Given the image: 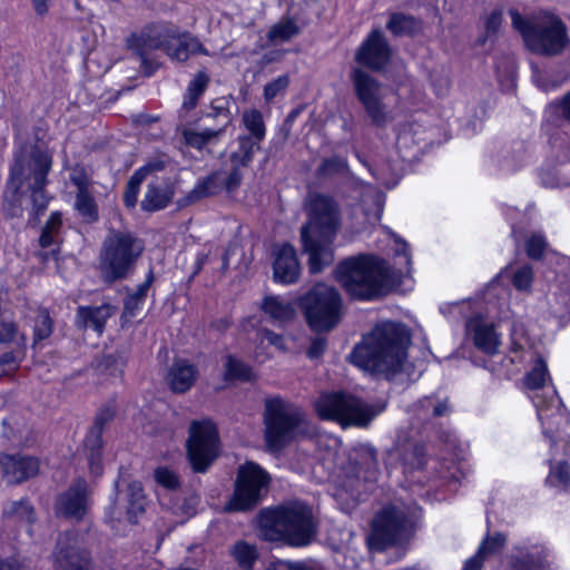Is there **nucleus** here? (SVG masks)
<instances>
[{
  "instance_id": "9b49d317",
  "label": "nucleus",
  "mask_w": 570,
  "mask_h": 570,
  "mask_svg": "<svg viewBox=\"0 0 570 570\" xmlns=\"http://www.w3.org/2000/svg\"><path fill=\"white\" fill-rule=\"evenodd\" d=\"M186 441L187 458L194 472L204 473L218 456V431L209 419L190 422Z\"/></svg>"
},
{
  "instance_id": "2f4dec72",
  "label": "nucleus",
  "mask_w": 570,
  "mask_h": 570,
  "mask_svg": "<svg viewBox=\"0 0 570 570\" xmlns=\"http://www.w3.org/2000/svg\"><path fill=\"white\" fill-rule=\"evenodd\" d=\"M261 144L249 139V136L238 137V148L229 156L233 166L247 167L253 161L254 154L259 150Z\"/></svg>"
},
{
  "instance_id": "4be33fe9",
  "label": "nucleus",
  "mask_w": 570,
  "mask_h": 570,
  "mask_svg": "<svg viewBox=\"0 0 570 570\" xmlns=\"http://www.w3.org/2000/svg\"><path fill=\"white\" fill-rule=\"evenodd\" d=\"M117 308L110 304L100 306H79L77 308L75 325L78 330L92 328L98 334L105 330L106 322L116 313Z\"/></svg>"
},
{
  "instance_id": "cd10ccee",
  "label": "nucleus",
  "mask_w": 570,
  "mask_h": 570,
  "mask_svg": "<svg viewBox=\"0 0 570 570\" xmlns=\"http://www.w3.org/2000/svg\"><path fill=\"white\" fill-rule=\"evenodd\" d=\"M164 168V164L161 161H156L153 164H148L138 170H136L132 176L129 178L126 189L124 193V203L127 207L132 208L137 203V196L139 193V187L145 178L153 173L154 170H159Z\"/></svg>"
},
{
  "instance_id": "20e7f679",
  "label": "nucleus",
  "mask_w": 570,
  "mask_h": 570,
  "mask_svg": "<svg viewBox=\"0 0 570 570\" xmlns=\"http://www.w3.org/2000/svg\"><path fill=\"white\" fill-rule=\"evenodd\" d=\"M334 276L352 298L374 301L387 293L391 274L384 259L358 255L340 262Z\"/></svg>"
},
{
  "instance_id": "ea45409f",
  "label": "nucleus",
  "mask_w": 570,
  "mask_h": 570,
  "mask_svg": "<svg viewBox=\"0 0 570 570\" xmlns=\"http://www.w3.org/2000/svg\"><path fill=\"white\" fill-rule=\"evenodd\" d=\"M347 168L346 161L337 156L325 158L316 169V175L328 178L344 173Z\"/></svg>"
},
{
  "instance_id": "f8f14e48",
  "label": "nucleus",
  "mask_w": 570,
  "mask_h": 570,
  "mask_svg": "<svg viewBox=\"0 0 570 570\" xmlns=\"http://www.w3.org/2000/svg\"><path fill=\"white\" fill-rule=\"evenodd\" d=\"M350 80L354 94L371 122L376 127L385 128L393 117L383 101V85L360 67L351 70Z\"/></svg>"
},
{
  "instance_id": "a18cd8bd",
  "label": "nucleus",
  "mask_w": 570,
  "mask_h": 570,
  "mask_svg": "<svg viewBox=\"0 0 570 570\" xmlns=\"http://www.w3.org/2000/svg\"><path fill=\"white\" fill-rule=\"evenodd\" d=\"M533 278V268L530 265H523L514 272L512 277V285L519 292H530Z\"/></svg>"
},
{
  "instance_id": "c756f323",
  "label": "nucleus",
  "mask_w": 570,
  "mask_h": 570,
  "mask_svg": "<svg viewBox=\"0 0 570 570\" xmlns=\"http://www.w3.org/2000/svg\"><path fill=\"white\" fill-rule=\"evenodd\" d=\"M127 501V520L128 522L135 524L137 522L138 517H140L145 512L146 507V495L144 494V489L140 482L134 481L128 484Z\"/></svg>"
},
{
  "instance_id": "8fccbe9b",
  "label": "nucleus",
  "mask_w": 570,
  "mask_h": 570,
  "mask_svg": "<svg viewBox=\"0 0 570 570\" xmlns=\"http://www.w3.org/2000/svg\"><path fill=\"white\" fill-rule=\"evenodd\" d=\"M125 358L119 352L106 354L99 361L98 367L101 372H107L111 375L122 372Z\"/></svg>"
},
{
  "instance_id": "5fc2aeb1",
  "label": "nucleus",
  "mask_w": 570,
  "mask_h": 570,
  "mask_svg": "<svg viewBox=\"0 0 570 570\" xmlns=\"http://www.w3.org/2000/svg\"><path fill=\"white\" fill-rule=\"evenodd\" d=\"M70 181L77 187V193L90 190V177L81 165H76L70 169Z\"/></svg>"
},
{
  "instance_id": "a19ab883",
  "label": "nucleus",
  "mask_w": 570,
  "mask_h": 570,
  "mask_svg": "<svg viewBox=\"0 0 570 570\" xmlns=\"http://www.w3.org/2000/svg\"><path fill=\"white\" fill-rule=\"evenodd\" d=\"M85 445H86V448L91 450V454L89 458L91 469L95 470L96 472H98L100 466L98 464H96V460L99 459L98 451L102 446V430L100 428L92 426L90 429L88 435L86 436Z\"/></svg>"
},
{
  "instance_id": "e433bc0d",
  "label": "nucleus",
  "mask_w": 570,
  "mask_h": 570,
  "mask_svg": "<svg viewBox=\"0 0 570 570\" xmlns=\"http://www.w3.org/2000/svg\"><path fill=\"white\" fill-rule=\"evenodd\" d=\"M62 227V217L59 212H55L50 215L49 219L42 227L41 235L39 237V245L43 248L51 246Z\"/></svg>"
},
{
  "instance_id": "bb28decb",
  "label": "nucleus",
  "mask_w": 570,
  "mask_h": 570,
  "mask_svg": "<svg viewBox=\"0 0 570 570\" xmlns=\"http://www.w3.org/2000/svg\"><path fill=\"white\" fill-rule=\"evenodd\" d=\"M525 48L539 56H554L561 53L568 46V38H522Z\"/></svg>"
},
{
  "instance_id": "b1692460",
  "label": "nucleus",
  "mask_w": 570,
  "mask_h": 570,
  "mask_svg": "<svg viewBox=\"0 0 570 570\" xmlns=\"http://www.w3.org/2000/svg\"><path fill=\"white\" fill-rule=\"evenodd\" d=\"M163 46L173 60L181 62L196 53L207 55V50L198 42L197 38H167Z\"/></svg>"
},
{
  "instance_id": "c85d7f7f",
  "label": "nucleus",
  "mask_w": 570,
  "mask_h": 570,
  "mask_svg": "<svg viewBox=\"0 0 570 570\" xmlns=\"http://www.w3.org/2000/svg\"><path fill=\"white\" fill-rule=\"evenodd\" d=\"M262 308L272 320L279 323L288 322L295 316L292 303L279 296H266Z\"/></svg>"
},
{
  "instance_id": "412c9836",
  "label": "nucleus",
  "mask_w": 570,
  "mask_h": 570,
  "mask_svg": "<svg viewBox=\"0 0 570 570\" xmlns=\"http://www.w3.org/2000/svg\"><path fill=\"white\" fill-rule=\"evenodd\" d=\"M273 269L274 278L279 283L292 284L298 279L301 266L293 245L283 244L275 250Z\"/></svg>"
},
{
  "instance_id": "774afa93",
  "label": "nucleus",
  "mask_w": 570,
  "mask_h": 570,
  "mask_svg": "<svg viewBox=\"0 0 570 570\" xmlns=\"http://www.w3.org/2000/svg\"><path fill=\"white\" fill-rule=\"evenodd\" d=\"M114 417V411L110 407H104L99 410L96 415L94 428H100L104 430V426L110 422Z\"/></svg>"
},
{
  "instance_id": "aec40b11",
  "label": "nucleus",
  "mask_w": 570,
  "mask_h": 570,
  "mask_svg": "<svg viewBox=\"0 0 570 570\" xmlns=\"http://www.w3.org/2000/svg\"><path fill=\"white\" fill-rule=\"evenodd\" d=\"M468 336L474 346L484 354L494 355L499 351L500 335L493 324L485 323L479 317H473L466 323Z\"/></svg>"
},
{
  "instance_id": "4d7b16f0",
  "label": "nucleus",
  "mask_w": 570,
  "mask_h": 570,
  "mask_svg": "<svg viewBox=\"0 0 570 570\" xmlns=\"http://www.w3.org/2000/svg\"><path fill=\"white\" fill-rule=\"evenodd\" d=\"M288 85L289 77L287 75L279 76L264 87V99L267 102L272 101L277 95L284 92Z\"/></svg>"
},
{
  "instance_id": "052dcab7",
  "label": "nucleus",
  "mask_w": 570,
  "mask_h": 570,
  "mask_svg": "<svg viewBox=\"0 0 570 570\" xmlns=\"http://www.w3.org/2000/svg\"><path fill=\"white\" fill-rule=\"evenodd\" d=\"M298 32H301V28L297 22L292 19H287L277 23L271 31L269 36H294Z\"/></svg>"
},
{
  "instance_id": "680f3d73",
  "label": "nucleus",
  "mask_w": 570,
  "mask_h": 570,
  "mask_svg": "<svg viewBox=\"0 0 570 570\" xmlns=\"http://www.w3.org/2000/svg\"><path fill=\"white\" fill-rule=\"evenodd\" d=\"M421 406L429 410L430 407L432 409V416L433 417H440V416H443L445 414H448L450 412V406L448 404V401L444 400V401H439V402H434L433 399L431 397H425L424 400H422L420 402Z\"/></svg>"
},
{
  "instance_id": "f704fd0d",
  "label": "nucleus",
  "mask_w": 570,
  "mask_h": 570,
  "mask_svg": "<svg viewBox=\"0 0 570 570\" xmlns=\"http://www.w3.org/2000/svg\"><path fill=\"white\" fill-rule=\"evenodd\" d=\"M386 29L395 36L412 35L421 31V22L411 16L394 13L386 22Z\"/></svg>"
},
{
  "instance_id": "bf43d9fd",
  "label": "nucleus",
  "mask_w": 570,
  "mask_h": 570,
  "mask_svg": "<svg viewBox=\"0 0 570 570\" xmlns=\"http://www.w3.org/2000/svg\"><path fill=\"white\" fill-rule=\"evenodd\" d=\"M19 356L22 355L17 351V348L0 356V377L13 373L19 367Z\"/></svg>"
},
{
  "instance_id": "c9c22d12",
  "label": "nucleus",
  "mask_w": 570,
  "mask_h": 570,
  "mask_svg": "<svg viewBox=\"0 0 570 570\" xmlns=\"http://www.w3.org/2000/svg\"><path fill=\"white\" fill-rule=\"evenodd\" d=\"M0 343L16 345L17 351L24 355L27 337L18 331L17 325L11 321H0Z\"/></svg>"
},
{
  "instance_id": "2eb2a0df",
  "label": "nucleus",
  "mask_w": 570,
  "mask_h": 570,
  "mask_svg": "<svg viewBox=\"0 0 570 570\" xmlns=\"http://www.w3.org/2000/svg\"><path fill=\"white\" fill-rule=\"evenodd\" d=\"M89 488L85 479L75 480L56 501V514L73 521H81L89 507Z\"/></svg>"
},
{
  "instance_id": "1a4fd4ad",
  "label": "nucleus",
  "mask_w": 570,
  "mask_h": 570,
  "mask_svg": "<svg viewBox=\"0 0 570 570\" xmlns=\"http://www.w3.org/2000/svg\"><path fill=\"white\" fill-rule=\"evenodd\" d=\"M419 517L420 509L415 504L407 509L395 504L384 508L372 522V533L368 538L370 547L375 550H384L409 538L414 521Z\"/></svg>"
},
{
  "instance_id": "473e14b6",
  "label": "nucleus",
  "mask_w": 570,
  "mask_h": 570,
  "mask_svg": "<svg viewBox=\"0 0 570 570\" xmlns=\"http://www.w3.org/2000/svg\"><path fill=\"white\" fill-rule=\"evenodd\" d=\"M547 553L541 548H533L531 551L517 558L510 570H548Z\"/></svg>"
},
{
  "instance_id": "f3484780",
  "label": "nucleus",
  "mask_w": 570,
  "mask_h": 570,
  "mask_svg": "<svg viewBox=\"0 0 570 570\" xmlns=\"http://www.w3.org/2000/svg\"><path fill=\"white\" fill-rule=\"evenodd\" d=\"M0 470L9 484H20L39 474L40 461L21 453L0 455Z\"/></svg>"
},
{
  "instance_id": "c03bdc74",
  "label": "nucleus",
  "mask_w": 570,
  "mask_h": 570,
  "mask_svg": "<svg viewBox=\"0 0 570 570\" xmlns=\"http://www.w3.org/2000/svg\"><path fill=\"white\" fill-rule=\"evenodd\" d=\"M287 38H266V43L262 45V48H269L262 56L263 63H271L282 60L284 55L287 52L286 49L282 47V42Z\"/></svg>"
},
{
  "instance_id": "a211bd4d",
  "label": "nucleus",
  "mask_w": 570,
  "mask_h": 570,
  "mask_svg": "<svg viewBox=\"0 0 570 570\" xmlns=\"http://www.w3.org/2000/svg\"><path fill=\"white\" fill-rule=\"evenodd\" d=\"M212 109L213 111L208 112L207 117L217 118L219 126L215 129L206 128L202 131L184 129L183 137L188 146L202 149L207 144L217 140L226 131V127L232 120L229 110L224 106H214Z\"/></svg>"
},
{
  "instance_id": "f257e3e1",
  "label": "nucleus",
  "mask_w": 570,
  "mask_h": 570,
  "mask_svg": "<svg viewBox=\"0 0 570 570\" xmlns=\"http://www.w3.org/2000/svg\"><path fill=\"white\" fill-rule=\"evenodd\" d=\"M306 222L299 230L302 250L308 255L311 274L321 273L334 262L333 243L342 226L338 204L331 196L308 193L304 200Z\"/></svg>"
},
{
  "instance_id": "13d9d810",
  "label": "nucleus",
  "mask_w": 570,
  "mask_h": 570,
  "mask_svg": "<svg viewBox=\"0 0 570 570\" xmlns=\"http://www.w3.org/2000/svg\"><path fill=\"white\" fill-rule=\"evenodd\" d=\"M209 81H210L209 75L205 70H200L189 81L186 92L200 98L202 95L207 89Z\"/></svg>"
},
{
  "instance_id": "0eeeda50",
  "label": "nucleus",
  "mask_w": 570,
  "mask_h": 570,
  "mask_svg": "<svg viewBox=\"0 0 570 570\" xmlns=\"http://www.w3.org/2000/svg\"><path fill=\"white\" fill-rule=\"evenodd\" d=\"M265 442L273 451L282 450L299 434L307 433L304 413L281 397L265 401Z\"/></svg>"
},
{
  "instance_id": "72a5a7b5",
  "label": "nucleus",
  "mask_w": 570,
  "mask_h": 570,
  "mask_svg": "<svg viewBox=\"0 0 570 570\" xmlns=\"http://www.w3.org/2000/svg\"><path fill=\"white\" fill-rule=\"evenodd\" d=\"M242 124L246 131V136L253 141L262 142L265 137L266 127L263 119V115L257 109H247L242 115Z\"/></svg>"
},
{
  "instance_id": "7ed1b4c3",
  "label": "nucleus",
  "mask_w": 570,
  "mask_h": 570,
  "mask_svg": "<svg viewBox=\"0 0 570 570\" xmlns=\"http://www.w3.org/2000/svg\"><path fill=\"white\" fill-rule=\"evenodd\" d=\"M257 523L264 540L291 547L308 546L318 530V520L312 508L303 502L263 509L257 515Z\"/></svg>"
},
{
  "instance_id": "9d476101",
  "label": "nucleus",
  "mask_w": 570,
  "mask_h": 570,
  "mask_svg": "<svg viewBox=\"0 0 570 570\" xmlns=\"http://www.w3.org/2000/svg\"><path fill=\"white\" fill-rule=\"evenodd\" d=\"M301 307L307 324L314 331H331L342 316V297L336 288L316 284L301 298Z\"/></svg>"
},
{
  "instance_id": "6e6d98bb",
  "label": "nucleus",
  "mask_w": 570,
  "mask_h": 570,
  "mask_svg": "<svg viewBox=\"0 0 570 570\" xmlns=\"http://www.w3.org/2000/svg\"><path fill=\"white\" fill-rule=\"evenodd\" d=\"M546 247L547 242L543 235L540 233H534L527 240L525 250L530 258L540 259L543 256Z\"/></svg>"
},
{
  "instance_id": "dca6fc26",
  "label": "nucleus",
  "mask_w": 570,
  "mask_h": 570,
  "mask_svg": "<svg viewBox=\"0 0 570 570\" xmlns=\"http://www.w3.org/2000/svg\"><path fill=\"white\" fill-rule=\"evenodd\" d=\"M512 24L521 36H566L567 29L562 21L547 12L530 18L522 17L518 11H510Z\"/></svg>"
},
{
  "instance_id": "4c0bfd02",
  "label": "nucleus",
  "mask_w": 570,
  "mask_h": 570,
  "mask_svg": "<svg viewBox=\"0 0 570 570\" xmlns=\"http://www.w3.org/2000/svg\"><path fill=\"white\" fill-rule=\"evenodd\" d=\"M233 556L243 570H252L258 557L256 547L245 541H238L234 546Z\"/></svg>"
},
{
  "instance_id": "338daca9",
  "label": "nucleus",
  "mask_w": 570,
  "mask_h": 570,
  "mask_svg": "<svg viewBox=\"0 0 570 570\" xmlns=\"http://www.w3.org/2000/svg\"><path fill=\"white\" fill-rule=\"evenodd\" d=\"M534 81L539 88H541L544 91H548L549 89L556 88L559 86V82L551 81L550 76L546 72H535L534 73Z\"/></svg>"
},
{
  "instance_id": "423d86ee",
  "label": "nucleus",
  "mask_w": 570,
  "mask_h": 570,
  "mask_svg": "<svg viewBox=\"0 0 570 570\" xmlns=\"http://www.w3.org/2000/svg\"><path fill=\"white\" fill-rule=\"evenodd\" d=\"M144 252V243L132 233L111 229L102 242L99 266L104 279L114 283L125 278Z\"/></svg>"
},
{
  "instance_id": "603ef678",
  "label": "nucleus",
  "mask_w": 570,
  "mask_h": 570,
  "mask_svg": "<svg viewBox=\"0 0 570 570\" xmlns=\"http://www.w3.org/2000/svg\"><path fill=\"white\" fill-rule=\"evenodd\" d=\"M155 481L168 490H176L180 485L178 475L166 466H159L154 472Z\"/></svg>"
},
{
  "instance_id": "39448f33",
  "label": "nucleus",
  "mask_w": 570,
  "mask_h": 570,
  "mask_svg": "<svg viewBox=\"0 0 570 570\" xmlns=\"http://www.w3.org/2000/svg\"><path fill=\"white\" fill-rule=\"evenodd\" d=\"M31 161L32 168L24 157L17 156L10 168L6 190V212L10 217L20 216L22 213L20 190L24 180L30 176H32L33 183L30 184L29 190L36 213H42L48 207L50 198L47 196L45 187L48 184L47 176L51 169L52 158L47 151L35 149L31 153Z\"/></svg>"
},
{
  "instance_id": "ddd939ff",
  "label": "nucleus",
  "mask_w": 570,
  "mask_h": 570,
  "mask_svg": "<svg viewBox=\"0 0 570 570\" xmlns=\"http://www.w3.org/2000/svg\"><path fill=\"white\" fill-rule=\"evenodd\" d=\"M269 475L256 463L247 462L238 468L235 490L226 505L227 511H246L256 507L262 491L267 488Z\"/></svg>"
},
{
  "instance_id": "69168bd1",
  "label": "nucleus",
  "mask_w": 570,
  "mask_h": 570,
  "mask_svg": "<svg viewBox=\"0 0 570 570\" xmlns=\"http://www.w3.org/2000/svg\"><path fill=\"white\" fill-rule=\"evenodd\" d=\"M240 167L242 166H233L232 171L225 179V187L228 191L235 190L240 185L243 179V174L240 173L239 169Z\"/></svg>"
},
{
  "instance_id": "6e6552de",
  "label": "nucleus",
  "mask_w": 570,
  "mask_h": 570,
  "mask_svg": "<svg viewBox=\"0 0 570 570\" xmlns=\"http://www.w3.org/2000/svg\"><path fill=\"white\" fill-rule=\"evenodd\" d=\"M315 407L322 419L336 421L342 426L366 428L384 411L385 404H370L351 394L337 392L321 395Z\"/></svg>"
},
{
  "instance_id": "79ce46f5",
  "label": "nucleus",
  "mask_w": 570,
  "mask_h": 570,
  "mask_svg": "<svg viewBox=\"0 0 570 570\" xmlns=\"http://www.w3.org/2000/svg\"><path fill=\"white\" fill-rule=\"evenodd\" d=\"M53 322L47 309H39L33 328L35 343L48 338L52 333Z\"/></svg>"
},
{
  "instance_id": "a878e982",
  "label": "nucleus",
  "mask_w": 570,
  "mask_h": 570,
  "mask_svg": "<svg viewBox=\"0 0 570 570\" xmlns=\"http://www.w3.org/2000/svg\"><path fill=\"white\" fill-rule=\"evenodd\" d=\"M174 197L173 188L167 184H149L141 202V208L146 212H155L165 208Z\"/></svg>"
},
{
  "instance_id": "4468645a",
  "label": "nucleus",
  "mask_w": 570,
  "mask_h": 570,
  "mask_svg": "<svg viewBox=\"0 0 570 570\" xmlns=\"http://www.w3.org/2000/svg\"><path fill=\"white\" fill-rule=\"evenodd\" d=\"M52 559L53 570H92L90 552L79 543L75 530L59 534Z\"/></svg>"
},
{
  "instance_id": "f03ea898",
  "label": "nucleus",
  "mask_w": 570,
  "mask_h": 570,
  "mask_svg": "<svg viewBox=\"0 0 570 570\" xmlns=\"http://www.w3.org/2000/svg\"><path fill=\"white\" fill-rule=\"evenodd\" d=\"M410 344L411 334L405 325L382 322L363 337L350 357L357 367L391 380L407 367Z\"/></svg>"
},
{
  "instance_id": "09e8293b",
  "label": "nucleus",
  "mask_w": 570,
  "mask_h": 570,
  "mask_svg": "<svg viewBox=\"0 0 570 570\" xmlns=\"http://www.w3.org/2000/svg\"><path fill=\"white\" fill-rule=\"evenodd\" d=\"M548 482L559 489L567 490L570 485V471L566 462L553 468L548 476Z\"/></svg>"
},
{
  "instance_id": "3c124183",
  "label": "nucleus",
  "mask_w": 570,
  "mask_h": 570,
  "mask_svg": "<svg viewBox=\"0 0 570 570\" xmlns=\"http://www.w3.org/2000/svg\"><path fill=\"white\" fill-rule=\"evenodd\" d=\"M6 513L28 523L35 522V509L28 500L12 502Z\"/></svg>"
},
{
  "instance_id": "de8ad7c7",
  "label": "nucleus",
  "mask_w": 570,
  "mask_h": 570,
  "mask_svg": "<svg viewBox=\"0 0 570 570\" xmlns=\"http://www.w3.org/2000/svg\"><path fill=\"white\" fill-rule=\"evenodd\" d=\"M404 464L411 469H421L426 463L425 448L422 444H413L404 453Z\"/></svg>"
},
{
  "instance_id": "58836bf2",
  "label": "nucleus",
  "mask_w": 570,
  "mask_h": 570,
  "mask_svg": "<svg viewBox=\"0 0 570 570\" xmlns=\"http://www.w3.org/2000/svg\"><path fill=\"white\" fill-rule=\"evenodd\" d=\"M75 206L79 214L87 220L95 222L98 219L97 204L90 190L77 193Z\"/></svg>"
},
{
  "instance_id": "5701e85b",
  "label": "nucleus",
  "mask_w": 570,
  "mask_h": 570,
  "mask_svg": "<svg viewBox=\"0 0 570 570\" xmlns=\"http://www.w3.org/2000/svg\"><path fill=\"white\" fill-rule=\"evenodd\" d=\"M198 376V370L185 361L175 362L167 374V382L175 393H185L188 391Z\"/></svg>"
},
{
  "instance_id": "0e129e2a",
  "label": "nucleus",
  "mask_w": 570,
  "mask_h": 570,
  "mask_svg": "<svg viewBox=\"0 0 570 570\" xmlns=\"http://www.w3.org/2000/svg\"><path fill=\"white\" fill-rule=\"evenodd\" d=\"M144 302L139 298L134 297L132 295H128L124 303V312L122 320L125 322L129 321L132 317L137 316V311L140 309Z\"/></svg>"
},
{
  "instance_id": "864d4df0",
  "label": "nucleus",
  "mask_w": 570,
  "mask_h": 570,
  "mask_svg": "<svg viewBox=\"0 0 570 570\" xmlns=\"http://www.w3.org/2000/svg\"><path fill=\"white\" fill-rule=\"evenodd\" d=\"M505 541L507 538L504 534L495 533L494 535L484 539L478 552L484 558L490 554H495L504 547Z\"/></svg>"
},
{
  "instance_id": "37998d69",
  "label": "nucleus",
  "mask_w": 570,
  "mask_h": 570,
  "mask_svg": "<svg viewBox=\"0 0 570 570\" xmlns=\"http://www.w3.org/2000/svg\"><path fill=\"white\" fill-rule=\"evenodd\" d=\"M548 376V367L542 358H539L532 370L525 376V385L531 390L540 389L544 385Z\"/></svg>"
},
{
  "instance_id": "e2e57ef3",
  "label": "nucleus",
  "mask_w": 570,
  "mask_h": 570,
  "mask_svg": "<svg viewBox=\"0 0 570 570\" xmlns=\"http://www.w3.org/2000/svg\"><path fill=\"white\" fill-rule=\"evenodd\" d=\"M327 348V340L324 336H316L311 341V345L306 351V355L311 360L320 358Z\"/></svg>"
},
{
  "instance_id": "49530a36",
  "label": "nucleus",
  "mask_w": 570,
  "mask_h": 570,
  "mask_svg": "<svg viewBox=\"0 0 570 570\" xmlns=\"http://www.w3.org/2000/svg\"><path fill=\"white\" fill-rule=\"evenodd\" d=\"M226 377L227 379H242L249 380L252 370L242 361H238L232 355L226 357Z\"/></svg>"
},
{
  "instance_id": "6ab92c4d",
  "label": "nucleus",
  "mask_w": 570,
  "mask_h": 570,
  "mask_svg": "<svg viewBox=\"0 0 570 570\" xmlns=\"http://www.w3.org/2000/svg\"><path fill=\"white\" fill-rule=\"evenodd\" d=\"M391 56V48L384 38H367L357 49L355 60L372 71H381Z\"/></svg>"
},
{
  "instance_id": "393cba45",
  "label": "nucleus",
  "mask_w": 570,
  "mask_h": 570,
  "mask_svg": "<svg viewBox=\"0 0 570 570\" xmlns=\"http://www.w3.org/2000/svg\"><path fill=\"white\" fill-rule=\"evenodd\" d=\"M160 38H129L128 48L139 60L141 67H144L145 75L149 76L156 69L151 51L159 47Z\"/></svg>"
},
{
  "instance_id": "7c9ffc66",
  "label": "nucleus",
  "mask_w": 570,
  "mask_h": 570,
  "mask_svg": "<svg viewBox=\"0 0 570 570\" xmlns=\"http://www.w3.org/2000/svg\"><path fill=\"white\" fill-rule=\"evenodd\" d=\"M220 183L222 181H220L218 173H215V174L206 177L205 179L199 181L194 187V189H191L187 194V196L183 200L179 202V204L181 206H187V205L194 204L205 197L215 195L219 189Z\"/></svg>"
}]
</instances>
